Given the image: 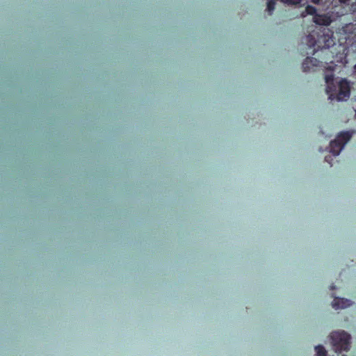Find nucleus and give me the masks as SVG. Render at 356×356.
Wrapping results in <instances>:
<instances>
[{
	"instance_id": "1a4fd4ad",
	"label": "nucleus",
	"mask_w": 356,
	"mask_h": 356,
	"mask_svg": "<svg viewBox=\"0 0 356 356\" xmlns=\"http://www.w3.org/2000/svg\"><path fill=\"white\" fill-rule=\"evenodd\" d=\"M315 350L316 351V356H327V351L323 346H316Z\"/></svg>"
},
{
	"instance_id": "f8f14e48",
	"label": "nucleus",
	"mask_w": 356,
	"mask_h": 356,
	"mask_svg": "<svg viewBox=\"0 0 356 356\" xmlns=\"http://www.w3.org/2000/svg\"><path fill=\"white\" fill-rule=\"evenodd\" d=\"M325 161L326 162H327L328 163L330 164V165H332V163H331V161H332V159L330 156H327L325 157Z\"/></svg>"
},
{
	"instance_id": "ddd939ff",
	"label": "nucleus",
	"mask_w": 356,
	"mask_h": 356,
	"mask_svg": "<svg viewBox=\"0 0 356 356\" xmlns=\"http://www.w3.org/2000/svg\"><path fill=\"white\" fill-rule=\"evenodd\" d=\"M311 1L315 4H318L321 1V0H311Z\"/></svg>"
},
{
	"instance_id": "f03ea898",
	"label": "nucleus",
	"mask_w": 356,
	"mask_h": 356,
	"mask_svg": "<svg viewBox=\"0 0 356 356\" xmlns=\"http://www.w3.org/2000/svg\"><path fill=\"white\" fill-rule=\"evenodd\" d=\"M333 350L338 353L348 351L350 347V335L345 331L332 332L330 335Z\"/></svg>"
},
{
	"instance_id": "2eb2a0df",
	"label": "nucleus",
	"mask_w": 356,
	"mask_h": 356,
	"mask_svg": "<svg viewBox=\"0 0 356 356\" xmlns=\"http://www.w3.org/2000/svg\"><path fill=\"white\" fill-rule=\"evenodd\" d=\"M335 289V286H331V289L333 290Z\"/></svg>"
},
{
	"instance_id": "7ed1b4c3",
	"label": "nucleus",
	"mask_w": 356,
	"mask_h": 356,
	"mask_svg": "<svg viewBox=\"0 0 356 356\" xmlns=\"http://www.w3.org/2000/svg\"><path fill=\"white\" fill-rule=\"evenodd\" d=\"M350 95V86L349 82L343 79L340 80L336 88L335 92H332L328 98L330 100L342 101L349 98Z\"/></svg>"
},
{
	"instance_id": "9b49d317",
	"label": "nucleus",
	"mask_w": 356,
	"mask_h": 356,
	"mask_svg": "<svg viewBox=\"0 0 356 356\" xmlns=\"http://www.w3.org/2000/svg\"><path fill=\"white\" fill-rule=\"evenodd\" d=\"M305 13L307 15H315L316 14V9L314 6L308 5L305 8Z\"/></svg>"
},
{
	"instance_id": "6e6552de",
	"label": "nucleus",
	"mask_w": 356,
	"mask_h": 356,
	"mask_svg": "<svg viewBox=\"0 0 356 356\" xmlns=\"http://www.w3.org/2000/svg\"><path fill=\"white\" fill-rule=\"evenodd\" d=\"M325 83H327L326 93L330 95L332 92L336 91L337 86L334 84V75L333 73L326 74L325 76Z\"/></svg>"
},
{
	"instance_id": "4468645a",
	"label": "nucleus",
	"mask_w": 356,
	"mask_h": 356,
	"mask_svg": "<svg viewBox=\"0 0 356 356\" xmlns=\"http://www.w3.org/2000/svg\"><path fill=\"white\" fill-rule=\"evenodd\" d=\"M350 0H339V1L341 3H347L348 1H349Z\"/></svg>"
},
{
	"instance_id": "0eeeda50",
	"label": "nucleus",
	"mask_w": 356,
	"mask_h": 356,
	"mask_svg": "<svg viewBox=\"0 0 356 356\" xmlns=\"http://www.w3.org/2000/svg\"><path fill=\"white\" fill-rule=\"evenodd\" d=\"M332 307L335 309H344L351 305L350 300L346 298L335 297L332 302Z\"/></svg>"
},
{
	"instance_id": "20e7f679",
	"label": "nucleus",
	"mask_w": 356,
	"mask_h": 356,
	"mask_svg": "<svg viewBox=\"0 0 356 356\" xmlns=\"http://www.w3.org/2000/svg\"><path fill=\"white\" fill-rule=\"evenodd\" d=\"M351 136L352 135L349 131L339 134L337 138L330 143V152L334 156L339 155L344 145L350 140Z\"/></svg>"
},
{
	"instance_id": "9d476101",
	"label": "nucleus",
	"mask_w": 356,
	"mask_h": 356,
	"mask_svg": "<svg viewBox=\"0 0 356 356\" xmlns=\"http://www.w3.org/2000/svg\"><path fill=\"white\" fill-rule=\"evenodd\" d=\"M275 8V0H268L267 2V10L270 15L272 14Z\"/></svg>"
},
{
	"instance_id": "f257e3e1",
	"label": "nucleus",
	"mask_w": 356,
	"mask_h": 356,
	"mask_svg": "<svg viewBox=\"0 0 356 356\" xmlns=\"http://www.w3.org/2000/svg\"><path fill=\"white\" fill-rule=\"evenodd\" d=\"M306 42L309 48H314L313 54L318 49H328L335 44L333 32L325 28L313 31L307 36Z\"/></svg>"
},
{
	"instance_id": "423d86ee",
	"label": "nucleus",
	"mask_w": 356,
	"mask_h": 356,
	"mask_svg": "<svg viewBox=\"0 0 356 356\" xmlns=\"http://www.w3.org/2000/svg\"><path fill=\"white\" fill-rule=\"evenodd\" d=\"M315 24L321 26H329L332 22L331 17L327 14H316L313 17Z\"/></svg>"
},
{
	"instance_id": "39448f33",
	"label": "nucleus",
	"mask_w": 356,
	"mask_h": 356,
	"mask_svg": "<svg viewBox=\"0 0 356 356\" xmlns=\"http://www.w3.org/2000/svg\"><path fill=\"white\" fill-rule=\"evenodd\" d=\"M320 64V61L314 57H307L302 65V67L304 72H309L314 70V67H318Z\"/></svg>"
}]
</instances>
